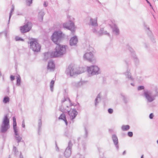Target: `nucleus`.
Listing matches in <instances>:
<instances>
[{
  "label": "nucleus",
  "instance_id": "14",
  "mask_svg": "<svg viewBox=\"0 0 158 158\" xmlns=\"http://www.w3.org/2000/svg\"><path fill=\"white\" fill-rule=\"evenodd\" d=\"M127 47L128 50L131 53L132 56L133 57L135 64L136 65L138 64L139 63V60L136 57L134 50L132 48L130 47L129 45H127Z\"/></svg>",
  "mask_w": 158,
  "mask_h": 158
},
{
  "label": "nucleus",
  "instance_id": "18",
  "mask_svg": "<svg viewBox=\"0 0 158 158\" xmlns=\"http://www.w3.org/2000/svg\"><path fill=\"white\" fill-rule=\"evenodd\" d=\"M112 139L114 143L117 150L118 149V140L117 136L115 135H113L112 136Z\"/></svg>",
  "mask_w": 158,
  "mask_h": 158
},
{
  "label": "nucleus",
  "instance_id": "31",
  "mask_svg": "<svg viewBox=\"0 0 158 158\" xmlns=\"http://www.w3.org/2000/svg\"><path fill=\"white\" fill-rule=\"evenodd\" d=\"M121 96L123 98V100L124 103L127 104L128 102V99L124 95L121 94Z\"/></svg>",
  "mask_w": 158,
  "mask_h": 158
},
{
  "label": "nucleus",
  "instance_id": "35",
  "mask_svg": "<svg viewBox=\"0 0 158 158\" xmlns=\"http://www.w3.org/2000/svg\"><path fill=\"white\" fill-rule=\"evenodd\" d=\"M15 40L16 41H23L24 40L21 37H19V36H16L15 37Z\"/></svg>",
  "mask_w": 158,
  "mask_h": 158
},
{
  "label": "nucleus",
  "instance_id": "54",
  "mask_svg": "<svg viewBox=\"0 0 158 158\" xmlns=\"http://www.w3.org/2000/svg\"><path fill=\"white\" fill-rule=\"evenodd\" d=\"M4 33L6 37V38L7 37V31H5V32H4Z\"/></svg>",
  "mask_w": 158,
  "mask_h": 158
},
{
  "label": "nucleus",
  "instance_id": "62",
  "mask_svg": "<svg viewBox=\"0 0 158 158\" xmlns=\"http://www.w3.org/2000/svg\"><path fill=\"white\" fill-rule=\"evenodd\" d=\"M131 85L133 86H134V84L133 83H131Z\"/></svg>",
  "mask_w": 158,
  "mask_h": 158
},
{
  "label": "nucleus",
  "instance_id": "40",
  "mask_svg": "<svg viewBox=\"0 0 158 158\" xmlns=\"http://www.w3.org/2000/svg\"><path fill=\"white\" fill-rule=\"evenodd\" d=\"M144 87L143 86L141 85L139 86L138 88V90H140L142 89H144Z\"/></svg>",
  "mask_w": 158,
  "mask_h": 158
},
{
  "label": "nucleus",
  "instance_id": "56",
  "mask_svg": "<svg viewBox=\"0 0 158 158\" xmlns=\"http://www.w3.org/2000/svg\"><path fill=\"white\" fill-rule=\"evenodd\" d=\"M147 3H148L150 5V6L151 7L152 6V5L151 3L149 2L148 0H146Z\"/></svg>",
  "mask_w": 158,
  "mask_h": 158
},
{
  "label": "nucleus",
  "instance_id": "5",
  "mask_svg": "<svg viewBox=\"0 0 158 158\" xmlns=\"http://www.w3.org/2000/svg\"><path fill=\"white\" fill-rule=\"evenodd\" d=\"M87 70L89 76L98 75L101 73L99 68L94 65L87 67Z\"/></svg>",
  "mask_w": 158,
  "mask_h": 158
},
{
  "label": "nucleus",
  "instance_id": "44",
  "mask_svg": "<svg viewBox=\"0 0 158 158\" xmlns=\"http://www.w3.org/2000/svg\"><path fill=\"white\" fill-rule=\"evenodd\" d=\"M108 112L110 114H111L113 113V110L111 108H109L108 110Z\"/></svg>",
  "mask_w": 158,
  "mask_h": 158
},
{
  "label": "nucleus",
  "instance_id": "38",
  "mask_svg": "<svg viewBox=\"0 0 158 158\" xmlns=\"http://www.w3.org/2000/svg\"><path fill=\"white\" fill-rule=\"evenodd\" d=\"M64 115H65L64 114H62L58 118V119H61V120H64Z\"/></svg>",
  "mask_w": 158,
  "mask_h": 158
},
{
  "label": "nucleus",
  "instance_id": "2",
  "mask_svg": "<svg viewBox=\"0 0 158 158\" xmlns=\"http://www.w3.org/2000/svg\"><path fill=\"white\" fill-rule=\"evenodd\" d=\"M60 48H61L59 46L58 47H56L55 51L52 52L51 53L47 52L44 53V60L46 61L50 57L51 58H55L62 56L64 54L65 49L62 48V50H61V51H60Z\"/></svg>",
  "mask_w": 158,
  "mask_h": 158
},
{
  "label": "nucleus",
  "instance_id": "10",
  "mask_svg": "<svg viewBox=\"0 0 158 158\" xmlns=\"http://www.w3.org/2000/svg\"><path fill=\"white\" fill-rule=\"evenodd\" d=\"M89 26H92L93 27L92 31L94 33H97V30L96 27L98 26L97 18L93 19L91 18L90 19L89 22Z\"/></svg>",
  "mask_w": 158,
  "mask_h": 158
},
{
  "label": "nucleus",
  "instance_id": "34",
  "mask_svg": "<svg viewBox=\"0 0 158 158\" xmlns=\"http://www.w3.org/2000/svg\"><path fill=\"white\" fill-rule=\"evenodd\" d=\"M84 129H85V133L84 135V137L85 138H86V137H87V135H88V131H87V130L86 127H85Z\"/></svg>",
  "mask_w": 158,
  "mask_h": 158
},
{
  "label": "nucleus",
  "instance_id": "15",
  "mask_svg": "<svg viewBox=\"0 0 158 158\" xmlns=\"http://www.w3.org/2000/svg\"><path fill=\"white\" fill-rule=\"evenodd\" d=\"M67 112L70 116L71 119L72 120L74 119L78 114V112L75 109H73L71 111L67 110Z\"/></svg>",
  "mask_w": 158,
  "mask_h": 158
},
{
  "label": "nucleus",
  "instance_id": "28",
  "mask_svg": "<svg viewBox=\"0 0 158 158\" xmlns=\"http://www.w3.org/2000/svg\"><path fill=\"white\" fill-rule=\"evenodd\" d=\"M55 81L54 80H52L50 83V88L51 90L52 91L53 90V86Z\"/></svg>",
  "mask_w": 158,
  "mask_h": 158
},
{
  "label": "nucleus",
  "instance_id": "3",
  "mask_svg": "<svg viewBox=\"0 0 158 158\" xmlns=\"http://www.w3.org/2000/svg\"><path fill=\"white\" fill-rule=\"evenodd\" d=\"M143 94L148 102H151L153 101L155 99V98L158 96V89L155 88L152 90L145 91Z\"/></svg>",
  "mask_w": 158,
  "mask_h": 158
},
{
  "label": "nucleus",
  "instance_id": "41",
  "mask_svg": "<svg viewBox=\"0 0 158 158\" xmlns=\"http://www.w3.org/2000/svg\"><path fill=\"white\" fill-rule=\"evenodd\" d=\"M127 135L129 137H132L133 135V132L131 131H129L127 133Z\"/></svg>",
  "mask_w": 158,
  "mask_h": 158
},
{
  "label": "nucleus",
  "instance_id": "64",
  "mask_svg": "<svg viewBox=\"0 0 158 158\" xmlns=\"http://www.w3.org/2000/svg\"><path fill=\"white\" fill-rule=\"evenodd\" d=\"M141 158H143V155H142L141 156Z\"/></svg>",
  "mask_w": 158,
  "mask_h": 158
},
{
  "label": "nucleus",
  "instance_id": "8",
  "mask_svg": "<svg viewBox=\"0 0 158 158\" xmlns=\"http://www.w3.org/2000/svg\"><path fill=\"white\" fill-rule=\"evenodd\" d=\"M143 25L145 30L151 41L153 43H155L156 42L155 39L154 38L152 32L150 30L149 27L148 26L145 22H143Z\"/></svg>",
  "mask_w": 158,
  "mask_h": 158
},
{
  "label": "nucleus",
  "instance_id": "50",
  "mask_svg": "<svg viewBox=\"0 0 158 158\" xmlns=\"http://www.w3.org/2000/svg\"><path fill=\"white\" fill-rule=\"evenodd\" d=\"M17 127L16 122H13V128Z\"/></svg>",
  "mask_w": 158,
  "mask_h": 158
},
{
  "label": "nucleus",
  "instance_id": "23",
  "mask_svg": "<svg viewBox=\"0 0 158 158\" xmlns=\"http://www.w3.org/2000/svg\"><path fill=\"white\" fill-rule=\"evenodd\" d=\"M15 137L18 143L22 141L21 140H22V138L19 135V134H17V135H15Z\"/></svg>",
  "mask_w": 158,
  "mask_h": 158
},
{
  "label": "nucleus",
  "instance_id": "22",
  "mask_svg": "<svg viewBox=\"0 0 158 158\" xmlns=\"http://www.w3.org/2000/svg\"><path fill=\"white\" fill-rule=\"evenodd\" d=\"M42 121L41 118H40L39 119L38 123V133L40 135L41 131Z\"/></svg>",
  "mask_w": 158,
  "mask_h": 158
},
{
  "label": "nucleus",
  "instance_id": "13",
  "mask_svg": "<svg viewBox=\"0 0 158 158\" xmlns=\"http://www.w3.org/2000/svg\"><path fill=\"white\" fill-rule=\"evenodd\" d=\"M84 58L89 62H92L94 61L95 58L93 53L90 52L86 53L83 56Z\"/></svg>",
  "mask_w": 158,
  "mask_h": 158
},
{
  "label": "nucleus",
  "instance_id": "53",
  "mask_svg": "<svg viewBox=\"0 0 158 158\" xmlns=\"http://www.w3.org/2000/svg\"><path fill=\"white\" fill-rule=\"evenodd\" d=\"M68 100H69V102L70 103V106H74V105H73V104L71 102V101H70V100L69 98H68Z\"/></svg>",
  "mask_w": 158,
  "mask_h": 158
},
{
  "label": "nucleus",
  "instance_id": "27",
  "mask_svg": "<svg viewBox=\"0 0 158 158\" xmlns=\"http://www.w3.org/2000/svg\"><path fill=\"white\" fill-rule=\"evenodd\" d=\"M98 99H99V100H100V94H98V95L97 97L96 98H95V105L96 106H97V104L98 102Z\"/></svg>",
  "mask_w": 158,
  "mask_h": 158
},
{
  "label": "nucleus",
  "instance_id": "25",
  "mask_svg": "<svg viewBox=\"0 0 158 158\" xmlns=\"http://www.w3.org/2000/svg\"><path fill=\"white\" fill-rule=\"evenodd\" d=\"M21 83V78L20 76L19 75L16 78V85L19 86L20 85Z\"/></svg>",
  "mask_w": 158,
  "mask_h": 158
},
{
  "label": "nucleus",
  "instance_id": "37",
  "mask_svg": "<svg viewBox=\"0 0 158 158\" xmlns=\"http://www.w3.org/2000/svg\"><path fill=\"white\" fill-rule=\"evenodd\" d=\"M14 131L15 133V135H17V134H19L18 132V129L17 127L13 128Z\"/></svg>",
  "mask_w": 158,
  "mask_h": 158
},
{
  "label": "nucleus",
  "instance_id": "30",
  "mask_svg": "<svg viewBox=\"0 0 158 158\" xmlns=\"http://www.w3.org/2000/svg\"><path fill=\"white\" fill-rule=\"evenodd\" d=\"M26 5L28 6H30L32 3L33 0H25Z\"/></svg>",
  "mask_w": 158,
  "mask_h": 158
},
{
  "label": "nucleus",
  "instance_id": "57",
  "mask_svg": "<svg viewBox=\"0 0 158 158\" xmlns=\"http://www.w3.org/2000/svg\"><path fill=\"white\" fill-rule=\"evenodd\" d=\"M125 62L127 65V67H128L129 64V63L128 62L127 60H125Z\"/></svg>",
  "mask_w": 158,
  "mask_h": 158
},
{
  "label": "nucleus",
  "instance_id": "39",
  "mask_svg": "<svg viewBox=\"0 0 158 158\" xmlns=\"http://www.w3.org/2000/svg\"><path fill=\"white\" fill-rule=\"evenodd\" d=\"M14 10V8H13L11 9L10 13L9 14V22L10 21V18L12 15V12Z\"/></svg>",
  "mask_w": 158,
  "mask_h": 158
},
{
  "label": "nucleus",
  "instance_id": "33",
  "mask_svg": "<svg viewBox=\"0 0 158 158\" xmlns=\"http://www.w3.org/2000/svg\"><path fill=\"white\" fill-rule=\"evenodd\" d=\"M64 135L67 137H70L71 135L69 134V132L67 130H66L64 133Z\"/></svg>",
  "mask_w": 158,
  "mask_h": 158
},
{
  "label": "nucleus",
  "instance_id": "4",
  "mask_svg": "<svg viewBox=\"0 0 158 158\" xmlns=\"http://www.w3.org/2000/svg\"><path fill=\"white\" fill-rule=\"evenodd\" d=\"M8 117V114H6L4 116L1 127L0 130L1 133H5L9 128V119Z\"/></svg>",
  "mask_w": 158,
  "mask_h": 158
},
{
  "label": "nucleus",
  "instance_id": "42",
  "mask_svg": "<svg viewBox=\"0 0 158 158\" xmlns=\"http://www.w3.org/2000/svg\"><path fill=\"white\" fill-rule=\"evenodd\" d=\"M63 107V105H61L60 107L59 108V110L61 111L62 112H64V109L62 108Z\"/></svg>",
  "mask_w": 158,
  "mask_h": 158
},
{
  "label": "nucleus",
  "instance_id": "52",
  "mask_svg": "<svg viewBox=\"0 0 158 158\" xmlns=\"http://www.w3.org/2000/svg\"><path fill=\"white\" fill-rule=\"evenodd\" d=\"M13 122H16V119L15 117H14L13 118Z\"/></svg>",
  "mask_w": 158,
  "mask_h": 158
},
{
  "label": "nucleus",
  "instance_id": "21",
  "mask_svg": "<svg viewBox=\"0 0 158 158\" xmlns=\"http://www.w3.org/2000/svg\"><path fill=\"white\" fill-rule=\"evenodd\" d=\"M44 14V12L43 11H41L39 12L38 15V18L40 22H42L43 21Z\"/></svg>",
  "mask_w": 158,
  "mask_h": 158
},
{
  "label": "nucleus",
  "instance_id": "16",
  "mask_svg": "<svg viewBox=\"0 0 158 158\" xmlns=\"http://www.w3.org/2000/svg\"><path fill=\"white\" fill-rule=\"evenodd\" d=\"M78 42V39L76 36H74L70 39L69 40V44L71 46H76Z\"/></svg>",
  "mask_w": 158,
  "mask_h": 158
},
{
  "label": "nucleus",
  "instance_id": "58",
  "mask_svg": "<svg viewBox=\"0 0 158 158\" xmlns=\"http://www.w3.org/2000/svg\"><path fill=\"white\" fill-rule=\"evenodd\" d=\"M145 47V48H148V46L147 44L145 43H144Z\"/></svg>",
  "mask_w": 158,
  "mask_h": 158
},
{
  "label": "nucleus",
  "instance_id": "1",
  "mask_svg": "<svg viewBox=\"0 0 158 158\" xmlns=\"http://www.w3.org/2000/svg\"><path fill=\"white\" fill-rule=\"evenodd\" d=\"M64 35V34L60 31H55L53 33L51 36V40L55 44L57 45L56 47L59 46L60 48H63L64 49L65 53L66 52V46L61 45L60 44V43L63 40ZM62 50V48H60V51H61V50Z\"/></svg>",
  "mask_w": 158,
  "mask_h": 158
},
{
  "label": "nucleus",
  "instance_id": "59",
  "mask_svg": "<svg viewBox=\"0 0 158 158\" xmlns=\"http://www.w3.org/2000/svg\"><path fill=\"white\" fill-rule=\"evenodd\" d=\"M126 153V151H124L123 152V155H125Z\"/></svg>",
  "mask_w": 158,
  "mask_h": 158
},
{
  "label": "nucleus",
  "instance_id": "45",
  "mask_svg": "<svg viewBox=\"0 0 158 158\" xmlns=\"http://www.w3.org/2000/svg\"><path fill=\"white\" fill-rule=\"evenodd\" d=\"M107 35L108 36H110V35L109 33L107 32L106 31H104V33H103V35Z\"/></svg>",
  "mask_w": 158,
  "mask_h": 158
},
{
  "label": "nucleus",
  "instance_id": "43",
  "mask_svg": "<svg viewBox=\"0 0 158 158\" xmlns=\"http://www.w3.org/2000/svg\"><path fill=\"white\" fill-rule=\"evenodd\" d=\"M63 116H64V120L63 121H64L66 125L67 126L68 125V123L67 121L66 118V117L65 115H64Z\"/></svg>",
  "mask_w": 158,
  "mask_h": 158
},
{
  "label": "nucleus",
  "instance_id": "24",
  "mask_svg": "<svg viewBox=\"0 0 158 158\" xmlns=\"http://www.w3.org/2000/svg\"><path fill=\"white\" fill-rule=\"evenodd\" d=\"M130 128V127L129 125H123L121 127L122 130L123 131L128 130Z\"/></svg>",
  "mask_w": 158,
  "mask_h": 158
},
{
  "label": "nucleus",
  "instance_id": "63",
  "mask_svg": "<svg viewBox=\"0 0 158 158\" xmlns=\"http://www.w3.org/2000/svg\"><path fill=\"white\" fill-rule=\"evenodd\" d=\"M19 158H23V157L21 155H20Z\"/></svg>",
  "mask_w": 158,
  "mask_h": 158
},
{
  "label": "nucleus",
  "instance_id": "60",
  "mask_svg": "<svg viewBox=\"0 0 158 158\" xmlns=\"http://www.w3.org/2000/svg\"><path fill=\"white\" fill-rule=\"evenodd\" d=\"M44 6H45V7H47V5H46V2H44Z\"/></svg>",
  "mask_w": 158,
  "mask_h": 158
},
{
  "label": "nucleus",
  "instance_id": "26",
  "mask_svg": "<svg viewBox=\"0 0 158 158\" xmlns=\"http://www.w3.org/2000/svg\"><path fill=\"white\" fill-rule=\"evenodd\" d=\"M104 28H101L100 31H97L98 33L96 34H98L99 36H100L103 35V33H104Z\"/></svg>",
  "mask_w": 158,
  "mask_h": 158
},
{
  "label": "nucleus",
  "instance_id": "55",
  "mask_svg": "<svg viewBox=\"0 0 158 158\" xmlns=\"http://www.w3.org/2000/svg\"><path fill=\"white\" fill-rule=\"evenodd\" d=\"M66 100V98L64 97L63 100H62L61 101V103H63Z\"/></svg>",
  "mask_w": 158,
  "mask_h": 158
},
{
  "label": "nucleus",
  "instance_id": "49",
  "mask_svg": "<svg viewBox=\"0 0 158 158\" xmlns=\"http://www.w3.org/2000/svg\"><path fill=\"white\" fill-rule=\"evenodd\" d=\"M55 145H56V151H58L59 150V149L58 147L57 146V143H56V141H55Z\"/></svg>",
  "mask_w": 158,
  "mask_h": 158
},
{
  "label": "nucleus",
  "instance_id": "32",
  "mask_svg": "<svg viewBox=\"0 0 158 158\" xmlns=\"http://www.w3.org/2000/svg\"><path fill=\"white\" fill-rule=\"evenodd\" d=\"M13 151L14 152L15 155H17L18 154L19 152L17 150L16 147L15 146L13 147Z\"/></svg>",
  "mask_w": 158,
  "mask_h": 158
},
{
  "label": "nucleus",
  "instance_id": "36",
  "mask_svg": "<svg viewBox=\"0 0 158 158\" xmlns=\"http://www.w3.org/2000/svg\"><path fill=\"white\" fill-rule=\"evenodd\" d=\"M82 85V82H81L80 81L78 82L77 83L75 84V86L76 87H79L80 86H81Z\"/></svg>",
  "mask_w": 158,
  "mask_h": 158
},
{
  "label": "nucleus",
  "instance_id": "17",
  "mask_svg": "<svg viewBox=\"0 0 158 158\" xmlns=\"http://www.w3.org/2000/svg\"><path fill=\"white\" fill-rule=\"evenodd\" d=\"M124 74L126 76V78L128 79L131 81H134V79L131 75L130 69H127L126 72L124 73Z\"/></svg>",
  "mask_w": 158,
  "mask_h": 158
},
{
  "label": "nucleus",
  "instance_id": "46",
  "mask_svg": "<svg viewBox=\"0 0 158 158\" xmlns=\"http://www.w3.org/2000/svg\"><path fill=\"white\" fill-rule=\"evenodd\" d=\"M154 116L153 114L152 113H151L149 114V118L150 119H152L153 118Z\"/></svg>",
  "mask_w": 158,
  "mask_h": 158
},
{
  "label": "nucleus",
  "instance_id": "11",
  "mask_svg": "<svg viewBox=\"0 0 158 158\" xmlns=\"http://www.w3.org/2000/svg\"><path fill=\"white\" fill-rule=\"evenodd\" d=\"M63 26L64 28L70 30L72 32L75 31L74 24L71 21H69L68 22L64 23L63 24Z\"/></svg>",
  "mask_w": 158,
  "mask_h": 158
},
{
  "label": "nucleus",
  "instance_id": "48",
  "mask_svg": "<svg viewBox=\"0 0 158 158\" xmlns=\"http://www.w3.org/2000/svg\"><path fill=\"white\" fill-rule=\"evenodd\" d=\"M10 79L11 81H13L15 79V76L13 75H11L10 76Z\"/></svg>",
  "mask_w": 158,
  "mask_h": 158
},
{
  "label": "nucleus",
  "instance_id": "51",
  "mask_svg": "<svg viewBox=\"0 0 158 158\" xmlns=\"http://www.w3.org/2000/svg\"><path fill=\"white\" fill-rule=\"evenodd\" d=\"M22 127L23 128H24L25 127V124L24 120L22 122Z\"/></svg>",
  "mask_w": 158,
  "mask_h": 158
},
{
  "label": "nucleus",
  "instance_id": "12",
  "mask_svg": "<svg viewBox=\"0 0 158 158\" xmlns=\"http://www.w3.org/2000/svg\"><path fill=\"white\" fill-rule=\"evenodd\" d=\"M73 144L71 141H69L68 143V146L66 148L64 153V155L65 157L68 158L70 156L71 154V149Z\"/></svg>",
  "mask_w": 158,
  "mask_h": 158
},
{
  "label": "nucleus",
  "instance_id": "19",
  "mask_svg": "<svg viewBox=\"0 0 158 158\" xmlns=\"http://www.w3.org/2000/svg\"><path fill=\"white\" fill-rule=\"evenodd\" d=\"M55 68V64L54 62L52 60L49 61L47 66L48 69L53 71Z\"/></svg>",
  "mask_w": 158,
  "mask_h": 158
},
{
  "label": "nucleus",
  "instance_id": "29",
  "mask_svg": "<svg viewBox=\"0 0 158 158\" xmlns=\"http://www.w3.org/2000/svg\"><path fill=\"white\" fill-rule=\"evenodd\" d=\"M3 101L4 103H6L8 102L9 101V98L7 96L4 97Z\"/></svg>",
  "mask_w": 158,
  "mask_h": 158
},
{
  "label": "nucleus",
  "instance_id": "6",
  "mask_svg": "<svg viewBox=\"0 0 158 158\" xmlns=\"http://www.w3.org/2000/svg\"><path fill=\"white\" fill-rule=\"evenodd\" d=\"M30 48L34 52H38L40 51L41 46L38 42L37 40L32 38L30 42Z\"/></svg>",
  "mask_w": 158,
  "mask_h": 158
},
{
  "label": "nucleus",
  "instance_id": "20",
  "mask_svg": "<svg viewBox=\"0 0 158 158\" xmlns=\"http://www.w3.org/2000/svg\"><path fill=\"white\" fill-rule=\"evenodd\" d=\"M110 26L112 29L113 32L115 33V35H118L119 33V31L117 26L114 24L112 26L110 25Z\"/></svg>",
  "mask_w": 158,
  "mask_h": 158
},
{
  "label": "nucleus",
  "instance_id": "7",
  "mask_svg": "<svg viewBox=\"0 0 158 158\" xmlns=\"http://www.w3.org/2000/svg\"><path fill=\"white\" fill-rule=\"evenodd\" d=\"M32 24L31 22L28 21L24 25L20 27V30L22 33H25L29 31L31 29Z\"/></svg>",
  "mask_w": 158,
  "mask_h": 158
},
{
  "label": "nucleus",
  "instance_id": "9",
  "mask_svg": "<svg viewBox=\"0 0 158 158\" xmlns=\"http://www.w3.org/2000/svg\"><path fill=\"white\" fill-rule=\"evenodd\" d=\"M65 73L68 75L70 76H72L75 74H79L81 73L77 72L75 69H74L72 65H69L68 68L66 69L65 71Z\"/></svg>",
  "mask_w": 158,
  "mask_h": 158
},
{
  "label": "nucleus",
  "instance_id": "47",
  "mask_svg": "<svg viewBox=\"0 0 158 158\" xmlns=\"http://www.w3.org/2000/svg\"><path fill=\"white\" fill-rule=\"evenodd\" d=\"M77 156L78 158H85V157L83 156L80 155V154L77 155Z\"/></svg>",
  "mask_w": 158,
  "mask_h": 158
},
{
  "label": "nucleus",
  "instance_id": "61",
  "mask_svg": "<svg viewBox=\"0 0 158 158\" xmlns=\"http://www.w3.org/2000/svg\"><path fill=\"white\" fill-rule=\"evenodd\" d=\"M4 33L3 31L2 32H0V37H1V36L2 33Z\"/></svg>",
  "mask_w": 158,
  "mask_h": 158
}]
</instances>
